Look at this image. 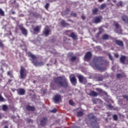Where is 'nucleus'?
Returning <instances> with one entry per match:
<instances>
[{
  "label": "nucleus",
  "mask_w": 128,
  "mask_h": 128,
  "mask_svg": "<svg viewBox=\"0 0 128 128\" xmlns=\"http://www.w3.org/2000/svg\"><path fill=\"white\" fill-rule=\"evenodd\" d=\"M40 28H41L40 26H37L34 28V32H40Z\"/></svg>",
  "instance_id": "obj_21"
},
{
  "label": "nucleus",
  "mask_w": 128,
  "mask_h": 128,
  "mask_svg": "<svg viewBox=\"0 0 128 128\" xmlns=\"http://www.w3.org/2000/svg\"><path fill=\"white\" fill-rule=\"evenodd\" d=\"M66 34V36H70V34H72V31L70 30H66L65 32Z\"/></svg>",
  "instance_id": "obj_26"
},
{
  "label": "nucleus",
  "mask_w": 128,
  "mask_h": 128,
  "mask_svg": "<svg viewBox=\"0 0 128 128\" xmlns=\"http://www.w3.org/2000/svg\"><path fill=\"white\" fill-rule=\"evenodd\" d=\"M19 28L24 36H28V30L24 28V26L22 24L19 26Z\"/></svg>",
  "instance_id": "obj_7"
},
{
  "label": "nucleus",
  "mask_w": 128,
  "mask_h": 128,
  "mask_svg": "<svg viewBox=\"0 0 128 128\" xmlns=\"http://www.w3.org/2000/svg\"><path fill=\"white\" fill-rule=\"evenodd\" d=\"M61 99L62 96L60 94L56 95L53 98V102H54L55 104H57V102H58Z\"/></svg>",
  "instance_id": "obj_9"
},
{
  "label": "nucleus",
  "mask_w": 128,
  "mask_h": 128,
  "mask_svg": "<svg viewBox=\"0 0 128 128\" xmlns=\"http://www.w3.org/2000/svg\"><path fill=\"white\" fill-rule=\"evenodd\" d=\"M90 64L94 68H96L98 70H102V66L103 64L102 62V60L99 57L94 58Z\"/></svg>",
  "instance_id": "obj_2"
},
{
  "label": "nucleus",
  "mask_w": 128,
  "mask_h": 128,
  "mask_svg": "<svg viewBox=\"0 0 128 128\" xmlns=\"http://www.w3.org/2000/svg\"><path fill=\"white\" fill-rule=\"evenodd\" d=\"M98 10V9L96 8L92 10L93 14H96Z\"/></svg>",
  "instance_id": "obj_34"
},
{
  "label": "nucleus",
  "mask_w": 128,
  "mask_h": 128,
  "mask_svg": "<svg viewBox=\"0 0 128 128\" xmlns=\"http://www.w3.org/2000/svg\"><path fill=\"white\" fill-rule=\"evenodd\" d=\"M98 80H99L100 82H102V80H104V77H102V76H98Z\"/></svg>",
  "instance_id": "obj_28"
},
{
  "label": "nucleus",
  "mask_w": 128,
  "mask_h": 128,
  "mask_svg": "<svg viewBox=\"0 0 128 128\" xmlns=\"http://www.w3.org/2000/svg\"><path fill=\"white\" fill-rule=\"evenodd\" d=\"M76 60V57L73 56L71 58L70 60V62H74V60Z\"/></svg>",
  "instance_id": "obj_27"
},
{
  "label": "nucleus",
  "mask_w": 128,
  "mask_h": 128,
  "mask_svg": "<svg viewBox=\"0 0 128 128\" xmlns=\"http://www.w3.org/2000/svg\"><path fill=\"white\" fill-rule=\"evenodd\" d=\"M58 112V110H56V108H54L52 110H51V112H54L56 113Z\"/></svg>",
  "instance_id": "obj_41"
},
{
  "label": "nucleus",
  "mask_w": 128,
  "mask_h": 128,
  "mask_svg": "<svg viewBox=\"0 0 128 128\" xmlns=\"http://www.w3.org/2000/svg\"><path fill=\"white\" fill-rule=\"evenodd\" d=\"M114 56H115V58H118V54H114Z\"/></svg>",
  "instance_id": "obj_50"
},
{
  "label": "nucleus",
  "mask_w": 128,
  "mask_h": 128,
  "mask_svg": "<svg viewBox=\"0 0 128 128\" xmlns=\"http://www.w3.org/2000/svg\"><path fill=\"white\" fill-rule=\"evenodd\" d=\"M10 14H16V12L12 11Z\"/></svg>",
  "instance_id": "obj_51"
},
{
  "label": "nucleus",
  "mask_w": 128,
  "mask_h": 128,
  "mask_svg": "<svg viewBox=\"0 0 128 128\" xmlns=\"http://www.w3.org/2000/svg\"><path fill=\"white\" fill-rule=\"evenodd\" d=\"M116 78H122V74H117Z\"/></svg>",
  "instance_id": "obj_40"
},
{
  "label": "nucleus",
  "mask_w": 128,
  "mask_h": 128,
  "mask_svg": "<svg viewBox=\"0 0 128 128\" xmlns=\"http://www.w3.org/2000/svg\"><path fill=\"white\" fill-rule=\"evenodd\" d=\"M78 78L80 82H82L84 80V82H86V79L82 75H78Z\"/></svg>",
  "instance_id": "obj_14"
},
{
  "label": "nucleus",
  "mask_w": 128,
  "mask_h": 128,
  "mask_svg": "<svg viewBox=\"0 0 128 128\" xmlns=\"http://www.w3.org/2000/svg\"><path fill=\"white\" fill-rule=\"evenodd\" d=\"M2 118V114H0V120Z\"/></svg>",
  "instance_id": "obj_57"
},
{
  "label": "nucleus",
  "mask_w": 128,
  "mask_h": 128,
  "mask_svg": "<svg viewBox=\"0 0 128 128\" xmlns=\"http://www.w3.org/2000/svg\"><path fill=\"white\" fill-rule=\"evenodd\" d=\"M88 118L90 121V124L93 128H98V120L94 116V114H90L88 115Z\"/></svg>",
  "instance_id": "obj_4"
},
{
  "label": "nucleus",
  "mask_w": 128,
  "mask_h": 128,
  "mask_svg": "<svg viewBox=\"0 0 128 128\" xmlns=\"http://www.w3.org/2000/svg\"><path fill=\"white\" fill-rule=\"evenodd\" d=\"M123 98L126 100H128V95L124 94L122 96Z\"/></svg>",
  "instance_id": "obj_35"
},
{
  "label": "nucleus",
  "mask_w": 128,
  "mask_h": 128,
  "mask_svg": "<svg viewBox=\"0 0 128 128\" xmlns=\"http://www.w3.org/2000/svg\"><path fill=\"white\" fill-rule=\"evenodd\" d=\"M0 16H4V12L2 8H0Z\"/></svg>",
  "instance_id": "obj_29"
},
{
  "label": "nucleus",
  "mask_w": 128,
  "mask_h": 128,
  "mask_svg": "<svg viewBox=\"0 0 128 128\" xmlns=\"http://www.w3.org/2000/svg\"><path fill=\"white\" fill-rule=\"evenodd\" d=\"M120 6H122V2H119Z\"/></svg>",
  "instance_id": "obj_53"
},
{
  "label": "nucleus",
  "mask_w": 128,
  "mask_h": 128,
  "mask_svg": "<svg viewBox=\"0 0 128 128\" xmlns=\"http://www.w3.org/2000/svg\"><path fill=\"white\" fill-rule=\"evenodd\" d=\"M54 83L58 85V86L62 88H68V81L66 78H64L62 76H58L54 79Z\"/></svg>",
  "instance_id": "obj_1"
},
{
  "label": "nucleus",
  "mask_w": 128,
  "mask_h": 128,
  "mask_svg": "<svg viewBox=\"0 0 128 128\" xmlns=\"http://www.w3.org/2000/svg\"><path fill=\"white\" fill-rule=\"evenodd\" d=\"M114 26H116V28H120V24L118 23H114Z\"/></svg>",
  "instance_id": "obj_38"
},
{
  "label": "nucleus",
  "mask_w": 128,
  "mask_h": 128,
  "mask_svg": "<svg viewBox=\"0 0 128 128\" xmlns=\"http://www.w3.org/2000/svg\"><path fill=\"white\" fill-rule=\"evenodd\" d=\"M122 20L125 24H128V16H122Z\"/></svg>",
  "instance_id": "obj_22"
},
{
  "label": "nucleus",
  "mask_w": 128,
  "mask_h": 128,
  "mask_svg": "<svg viewBox=\"0 0 128 128\" xmlns=\"http://www.w3.org/2000/svg\"><path fill=\"white\" fill-rule=\"evenodd\" d=\"M115 44L119 46H124V42L120 40H116Z\"/></svg>",
  "instance_id": "obj_17"
},
{
  "label": "nucleus",
  "mask_w": 128,
  "mask_h": 128,
  "mask_svg": "<svg viewBox=\"0 0 128 128\" xmlns=\"http://www.w3.org/2000/svg\"><path fill=\"white\" fill-rule=\"evenodd\" d=\"M2 82V79L0 78V83L1 82Z\"/></svg>",
  "instance_id": "obj_58"
},
{
  "label": "nucleus",
  "mask_w": 128,
  "mask_h": 128,
  "mask_svg": "<svg viewBox=\"0 0 128 128\" xmlns=\"http://www.w3.org/2000/svg\"><path fill=\"white\" fill-rule=\"evenodd\" d=\"M71 16H76V13L74 12H71Z\"/></svg>",
  "instance_id": "obj_39"
},
{
  "label": "nucleus",
  "mask_w": 128,
  "mask_h": 128,
  "mask_svg": "<svg viewBox=\"0 0 128 128\" xmlns=\"http://www.w3.org/2000/svg\"><path fill=\"white\" fill-rule=\"evenodd\" d=\"M106 4H102L100 6V10H104V8H106Z\"/></svg>",
  "instance_id": "obj_31"
},
{
  "label": "nucleus",
  "mask_w": 128,
  "mask_h": 128,
  "mask_svg": "<svg viewBox=\"0 0 128 128\" xmlns=\"http://www.w3.org/2000/svg\"><path fill=\"white\" fill-rule=\"evenodd\" d=\"M113 118H114V120H118V115L114 114L113 116Z\"/></svg>",
  "instance_id": "obj_36"
},
{
  "label": "nucleus",
  "mask_w": 128,
  "mask_h": 128,
  "mask_svg": "<svg viewBox=\"0 0 128 128\" xmlns=\"http://www.w3.org/2000/svg\"><path fill=\"white\" fill-rule=\"evenodd\" d=\"M69 37L72 38L73 40H78V36H76V34H74V32H72L70 34Z\"/></svg>",
  "instance_id": "obj_18"
},
{
  "label": "nucleus",
  "mask_w": 128,
  "mask_h": 128,
  "mask_svg": "<svg viewBox=\"0 0 128 128\" xmlns=\"http://www.w3.org/2000/svg\"><path fill=\"white\" fill-rule=\"evenodd\" d=\"M90 96H98V94L94 90H91L90 93Z\"/></svg>",
  "instance_id": "obj_20"
},
{
  "label": "nucleus",
  "mask_w": 128,
  "mask_h": 128,
  "mask_svg": "<svg viewBox=\"0 0 128 128\" xmlns=\"http://www.w3.org/2000/svg\"><path fill=\"white\" fill-rule=\"evenodd\" d=\"M8 76H10V78H14V76H12V72L10 71H9L7 73Z\"/></svg>",
  "instance_id": "obj_33"
},
{
  "label": "nucleus",
  "mask_w": 128,
  "mask_h": 128,
  "mask_svg": "<svg viewBox=\"0 0 128 128\" xmlns=\"http://www.w3.org/2000/svg\"><path fill=\"white\" fill-rule=\"evenodd\" d=\"M70 81L73 86H76L77 84L76 78L74 76L70 78Z\"/></svg>",
  "instance_id": "obj_12"
},
{
  "label": "nucleus",
  "mask_w": 128,
  "mask_h": 128,
  "mask_svg": "<svg viewBox=\"0 0 128 128\" xmlns=\"http://www.w3.org/2000/svg\"><path fill=\"white\" fill-rule=\"evenodd\" d=\"M96 90L99 94H102L104 92V90L100 88H96Z\"/></svg>",
  "instance_id": "obj_24"
},
{
  "label": "nucleus",
  "mask_w": 128,
  "mask_h": 128,
  "mask_svg": "<svg viewBox=\"0 0 128 128\" xmlns=\"http://www.w3.org/2000/svg\"><path fill=\"white\" fill-rule=\"evenodd\" d=\"M114 2H116V0H114Z\"/></svg>",
  "instance_id": "obj_59"
},
{
  "label": "nucleus",
  "mask_w": 128,
  "mask_h": 128,
  "mask_svg": "<svg viewBox=\"0 0 128 128\" xmlns=\"http://www.w3.org/2000/svg\"><path fill=\"white\" fill-rule=\"evenodd\" d=\"M48 6H50V4L47 3V4H46V6H45V8H46V9H48Z\"/></svg>",
  "instance_id": "obj_46"
},
{
  "label": "nucleus",
  "mask_w": 128,
  "mask_h": 128,
  "mask_svg": "<svg viewBox=\"0 0 128 128\" xmlns=\"http://www.w3.org/2000/svg\"><path fill=\"white\" fill-rule=\"evenodd\" d=\"M126 60V56H121L120 59V63L122 64H125Z\"/></svg>",
  "instance_id": "obj_16"
},
{
  "label": "nucleus",
  "mask_w": 128,
  "mask_h": 128,
  "mask_svg": "<svg viewBox=\"0 0 128 128\" xmlns=\"http://www.w3.org/2000/svg\"><path fill=\"white\" fill-rule=\"evenodd\" d=\"M102 34V30H99V32L97 33L98 36H100Z\"/></svg>",
  "instance_id": "obj_49"
},
{
  "label": "nucleus",
  "mask_w": 128,
  "mask_h": 128,
  "mask_svg": "<svg viewBox=\"0 0 128 128\" xmlns=\"http://www.w3.org/2000/svg\"><path fill=\"white\" fill-rule=\"evenodd\" d=\"M47 92H48V90L46 89L43 90V93L44 94H46Z\"/></svg>",
  "instance_id": "obj_48"
},
{
  "label": "nucleus",
  "mask_w": 128,
  "mask_h": 128,
  "mask_svg": "<svg viewBox=\"0 0 128 128\" xmlns=\"http://www.w3.org/2000/svg\"><path fill=\"white\" fill-rule=\"evenodd\" d=\"M27 54L28 58H32V60H31V62L34 66H44V64L42 62H38L36 60V55H34L32 52H28Z\"/></svg>",
  "instance_id": "obj_3"
},
{
  "label": "nucleus",
  "mask_w": 128,
  "mask_h": 128,
  "mask_svg": "<svg viewBox=\"0 0 128 128\" xmlns=\"http://www.w3.org/2000/svg\"><path fill=\"white\" fill-rule=\"evenodd\" d=\"M69 104H70V106H74V102L72 100H69Z\"/></svg>",
  "instance_id": "obj_32"
},
{
  "label": "nucleus",
  "mask_w": 128,
  "mask_h": 128,
  "mask_svg": "<svg viewBox=\"0 0 128 128\" xmlns=\"http://www.w3.org/2000/svg\"><path fill=\"white\" fill-rule=\"evenodd\" d=\"M60 24L62 28H66V26H70V24L66 23L64 20H62L60 22Z\"/></svg>",
  "instance_id": "obj_19"
},
{
  "label": "nucleus",
  "mask_w": 128,
  "mask_h": 128,
  "mask_svg": "<svg viewBox=\"0 0 128 128\" xmlns=\"http://www.w3.org/2000/svg\"><path fill=\"white\" fill-rule=\"evenodd\" d=\"M48 120V117L44 116L40 120V126H46Z\"/></svg>",
  "instance_id": "obj_6"
},
{
  "label": "nucleus",
  "mask_w": 128,
  "mask_h": 128,
  "mask_svg": "<svg viewBox=\"0 0 128 128\" xmlns=\"http://www.w3.org/2000/svg\"><path fill=\"white\" fill-rule=\"evenodd\" d=\"M92 58V53L87 52L84 56V60H90Z\"/></svg>",
  "instance_id": "obj_13"
},
{
  "label": "nucleus",
  "mask_w": 128,
  "mask_h": 128,
  "mask_svg": "<svg viewBox=\"0 0 128 128\" xmlns=\"http://www.w3.org/2000/svg\"><path fill=\"white\" fill-rule=\"evenodd\" d=\"M82 20H86V16H82Z\"/></svg>",
  "instance_id": "obj_52"
},
{
  "label": "nucleus",
  "mask_w": 128,
  "mask_h": 128,
  "mask_svg": "<svg viewBox=\"0 0 128 128\" xmlns=\"http://www.w3.org/2000/svg\"><path fill=\"white\" fill-rule=\"evenodd\" d=\"M26 76H28V71H26V70L24 68V67L23 66H21L20 70V80H26Z\"/></svg>",
  "instance_id": "obj_5"
},
{
  "label": "nucleus",
  "mask_w": 128,
  "mask_h": 128,
  "mask_svg": "<svg viewBox=\"0 0 128 128\" xmlns=\"http://www.w3.org/2000/svg\"><path fill=\"white\" fill-rule=\"evenodd\" d=\"M4 128H8V126H5L4 127Z\"/></svg>",
  "instance_id": "obj_55"
},
{
  "label": "nucleus",
  "mask_w": 128,
  "mask_h": 128,
  "mask_svg": "<svg viewBox=\"0 0 128 128\" xmlns=\"http://www.w3.org/2000/svg\"><path fill=\"white\" fill-rule=\"evenodd\" d=\"M102 20V18L100 17H95L94 18L92 22V24H100Z\"/></svg>",
  "instance_id": "obj_10"
},
{
  "label": "nucleus",
  "mask_w": 128,
  "mask_h": 128,
  "mask_svg": "<svg viewBox=\"0 0 128 128\" xmlns=\"http://www.w3.org/2000/svg\"><path fill=\"white\" fill-rule=\"evenodd\" d=\"M108 108H110V110H112V108H114V107L112 106V104H110L108 105Z\"/></svg>",
  "instance_id": "obj_44"
},
{
  "label": "nucleus",
  "mask_w": 128,
  "mask_h": 128,
  "mask_svg": "<svg viewBox=\"0 0 128 128\" xmlns=\"http://www.w3.org/2000/svg\"><path fill=\"white\" fill-rule=\"evenodd\" d=\"M4 44L2 42H0V48H4Z\"/></svg>",
  "instance_id": "obj_45"
},
{
  "label": "nucleus",
  "mask_w": 128,
  "mask_h": 128,
  "mask_svg": "<svg viewBox=\"0 0 128 128\" xmlns=\"http://www.w3.org/2000/svg\"><path fill=\"white\" fill-rule=\"evenodd\" d=\"M100 2H102L104 1V0H98Z\"/></svg>",
  "instance_id": "obj_54"
},
{
  "label": "nucleus",
  "mask_w": 128,
  "mask_h": 128,
  "mask_svg": "<svg viewBox=\"0 0 128 128\" xmlns=\"http://www.w3.org/2000/svg\"><path fill=\"white\" fill-rule=\"evenodd\" d=\"M50 30L48 28H46H46L43 30L42 34L45 36H48V34H50Z\"/></svg>",
  "instance_id": "obj_11"
},
{
  "label": "nucleus",
  "mask_w": 128,
  "mask_h": 128,
  "mask_svg": "<svg viewBox=\"0 0 128 128\" xmlns=\"http://www.w3.org/2000/svg\"><path fill=\"white\" fill-rule=\"evenodd\" d=\"M28 124H33L34 123V120H32V119H28Z\"/></svg>",
  "instance_id": "obj_37"
},
{
  "label": "nucleus",
  "mask_w": 128,
  "mask_h": 128,
  "mask_svg": "<svg viewBox=\"0 0 128 128\" xmlns=\"http://www.w3.org/2000/svg\"><path fill=\"white\" fill-rule=\"evenodd\" d=\"M8 108L6 105H3L2 106V110L6 111L8 110Z\"/></svg>",
  "instance_id": "obj_30"
},
{
  "label": "nucleus",
  "mask_w": 128,
  "mask_h": 128,
  "mask_svg": "<svg viewBox=\"0 0 128 128\" xmlns=\"http://www.w3.org/2000/svg\"><path fill=\"white\" fill-rule=\"evenodd\" d=\"M34 82L35 83L36 82L35 81H34Z\"/></svg>",
  "instance_id": "obj_60"
},
{
  "label": "nucleus",
  "mask_w": 128,
  "mask_h": 128,
  "mask_svg": "<svg viewBox=\"0 0 128 128\" xmlns=\"http://www.w3.org/2000/svg\"><path fill=\"white\" fill-rule=\"evenodd\" d=\"M16 92L19 96H24L26 94V90L24 88H19L16 90Z\"/></svg>",
  "instance_id": "obj_8"
},
{
  "label": "nucleus",
  "mask_w": 128,
  "mask_h": 128,
  "mask_svg": "<svg viewBox=\"0 0 128 128\" xmlns=\"http://www.w3.org/2000/svg\"><path fill=\"white\" fill-rule=\"evenodd\" d=\"M26 109L28 112H34V110H36V108H34V106H30V105H28L26 106Z\"/></svg>",
  "instance_id": "obj_15"
},
{
  "label": "nucleus",
  "mask_w": 128,
  "mask_h": 128,
  "mask_svg": "<svg viewBox=\"0 0 128 128\" xmlns=\"http://www.w3.org/2000/svg\"><path fill=\"white\" fill-rule=\"evenodd\" d=\"M108 38H110V36L107 34H104L102 36V38L104 40H108Z\"/></svg>",
  "instance_id": "obj_23"
},
{
  "label": "nucleus",
  "mask_w": 128,
  "mask_h": 128,
  "mask_svg": "<svg viewBox=\"0 0 128 128\" xmlns=\"http://www.w3.org/2000/svg\"><path fill=\"white\" fill-rule=\"evenodd\" d=\"M93 104H96V99H94L92 100Z\"/></svg>",
  "instance_id": "obj_47"
},
{
  "label": "nucleus",
  "mask_w": 128,
  "mask_h": 128,
  "mask_svg": "<svg viewBox=\"0 0 128 128\" xmlns=\"http://www.w3.org/2000/svg\"><path fill=\"white\" fill-rule=\"evenodd\" d=\"M0 102H4V98L0 94Z\"/></svg>",
  "instance_id": "obj_43"
},
{
  "label": "nucleus",
  "mask_w": 128,
  "mask_h": 128,
  "mask_svg": "<svg viewBox=\"0 0 128 128\" xmlns=\"http://www.w3.org/2000/svg\"><path fill=\"white\" fill-rule=\"evenodd\" d=\"M108 56H109L110 60H112L113 58H112V54H109Z\"/></svg>",
  "instance_id": "obj_42"
},
{
  "label": "nucleus",
  "mask_w": 128,
  "mask_h": 128,
  "mask_svg": "<svg viewBox=\"0 0 128 128\" xmlns=\"http://www.w3.org/2000/svg\"><path fill=\"white\" fill-rule=\"evenodd\" d=\"M78 116H84V112H77Z\"/></svg>",
  "instance_id": "obj_25"
},
{
  "label": "nucleus",
  "mask_w": 128,
  "mask_h": 128,
  "mask_svg": "<svg viewBox=\"0 0 128 128\" xmlns=\"http://www.w3.org/2000/svg\"><path fill=\"white\" fill-rule=\"evenodd\" d=\"M8 82H12V80H8Z\"/></svg>",
  "instance_id": "obj_56"
}]
</instances>
